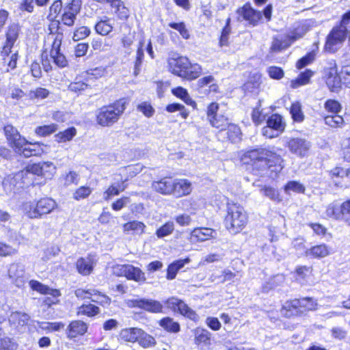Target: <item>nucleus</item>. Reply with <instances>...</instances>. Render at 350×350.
<instances>
[{
  "label": "nucleus",
  "mask_w": 350,
  "mask_h": 350,
  "mask_svg": "<svg viewBox=\"0 0 350 350\" xmlns=\"http://www.w3.org/2000/svg\"><path fill=\"white\" fill-rule=\"evenodd\" d=\"M333 251L331 247L327 244L321 243L311 246L305 251V255L313 259H321L332 254Z\"/></svg>",
  "instance_id": "24"
},
{
  "label": "nucleus",
  "mask_w": 350,
  "mask_h": 350,
  "mask_svg": "<svg viewBox=\"0 0 350 350\" xmlns=\"http://www.w3.org/2000/svg\"><path fill=\"white\" fill-rule=\"evenodd\" d=\"M267 125L262 128V135L267 137L272 138L273 135H269L267 134L268 129H271L273 131H278L282 133L286 129V122L284 120L283 117L277 113L271 114L266 120Z\"/></svg>",
  "instance_id": "22"
},
{
  "label": "nucleus",
  "mask_w": 350,
  "mask_h": 350,
  "mask_svg": "<svg viewBox=\"0 0 350 350\" xmlns=\"http://www.w3.org/2000/svg\"><path fill=\"white\" fill-rule=\"evenodd\" d=\"M106 73V68L104 66H100L94 68H91L85 71L81 72L87 78V81L90 80H97L104 77Z\"/></svg>",
  "instance_id": "47"
},
{
  "label": "nucleus",
  "mask_w": 350,
  "mask_h": 350,
  "mask_svg": "<svg viewBox=\"0 0 350 350\" xmlns=\"http://www.w3.org/2000/svg\"><path fill=\"white\" fill-rule=\"evenodd\" d=\"M142 328L129 327L123 329L120 332V336L123 340L129 342H135L138 341Z\"/></svg>",
  "instance_id": "44"
},
{
  "label": "nucleus",
  "mask_w": 350,
  "mask_h": 350,
  "mask_svg": "<svg viewBox=\"0 0 350 350\" xmlns=\"http://www.w3.org/2000/svg\"><path fill=\"white\" fill-rule=\"evenodd\" d=\"M249 223V216L244 207L233 201L226 203L224 225L226 230L232 234H237L246 228Z\"/></svg>",
  "instance_id": "7"
},
{
  "label": "nucleus",
  "mask_w": 350,
  "mask_h": 350,
  "mask_svg": "<svg viewBox=\"0 0 350 350\" xmlns=\"http://www.w3.org/2000/svg\"><path fill=\"white\" fill-rule=\"evenodd\" d=\"M273 6L271 3L267 4L262 10H256L252 6L250 1L245 2L242 6L236 10L239 19L247 22L252 27H256L263 23L272 19Z\"/></svg>",
  "instance_id": "8"
},
{
  "label": "nucleus",
  "mask_w": 350,
  "mask_h": 350,
  "mask_svg": "<svg viewBox=\"0 0 350 350\" xmlns=\"http://www.w3.org/2000/svg\"><path fill=\"white\" fill-rule=\"evenodd\" d=\"M318 308L317 300L312 297L289 299L281 306L280 316L291 319L307 315Z\"/></svg>",
  "instance_id": "6"
},
{
  "label": "nucleus",
  "mask_w": 350,
  "mask_h": 350,
  "mask_svg": "<svg viewBox=\"0 0 350 350\" xmlns=\"http://www.w3.org/2000/svg\"><path fill=\"white\" fill-rule=\"evenodd\" d=\"M29 285L32 291H36L40 295H50L53 297L57 298L61 296V292L57 288H52L36 280H31Z\"/></svg>",
  "instance_id": "29"
},
{
  "label": "nucleus",
  "mask_w": 350,
  "mask_h": 350,
  "mask_svg": "<svg viewBox=\"0 0 350 350\" xmlns=\"http://www.w3.org/2000/svg\"><path fill=\"white\" fill-rule=\"evenodd\" d=\"M171 92L174 96L183 100L186 105L191 106L193 109H197V103L190 96L186 88L177 86L172 88Z\"/></svg>",
  "instance_id": "36"
},
{
  "label": "nucleus",
  "mask_w": 350,
  "mask_h": 350,
  "mask_svg": "<svg viewBox=\"0 0 350 350\" xmlns=\"http://www.w3.org/2000/svg\"><path fill=\"white\" fill-rule=\"evenodd\" d=\"M315 59V53L313 51L308 52L304 56L299 59L295 63V67L297 70H301L304 67L311 64Z\"/></svg>",
  "instance_id": "57"
},
{
  "label": "nucleus",
  "mask_w": 350,
  "mask_h": 350,
  "mask_svg": "<svg viewBox=\"0 0 350 350\" xmlns=\"http://www.w3.org/2000/svg\"><path fill=\"white\" fill-rule=\"evenodd\" d=\"M21 33V26L18 23L8 25L5 31V40L3 43L1 53L3 57L8 56Z\"/></svg>",
  "instance_id": "16"
},
{
  "label": "nucleus",
  "mask_w": 350,
  "mask_h": 350,
  "mask_svg": "<svg viewBox=\"0 0 350 350\" xmlns=\"http://www.w3.org/2000/svg\"><path fill=\"white\" fill-rule=\"evenodd\" d=\"M288 111L294 122L301 123L304 120L305 115L302 110L301 103L299 101L293 102Z\"/></svg>",
  "instance_id": "40"
},
{
  "label": "nucleus",
  "mask_w": 350,
  "mask_h": 350,
  "mask_svg": "<svg viewBox=\"0 0 350 350\" xmlns=\"http://www.w3.org/2000/svg\"><path fill=\"white\" fill-rule=\"evenodd\" d=\"M101 313V308L99 306L93 302L88 301L83 303L76 309V314L79 317H84L89 319H93Z\"/></svg>",
  "instance_id": "27"
},
{
  "label": "nucleus",
  "mask_w": 350,
  "mask_h": 350,
  "mask_svg": "<svg viewBox=\"0 0 350 350\" xmlns=\"http://www.w3.org/2000/svg\"><path fill=\"white\" fill-rule=\"evenodd\" d=\"M267 72L269 77L274 80H280L284 76V70L281 67L277 66H271L268 67Z\"/></svg>",
  "instance_id": "61"
},
{
  "label": "nucleus",
  "mask_w": 350,
  "mask_h": 350,
  "mask_svg": "<svg viewBox=\"0 0 350 350\" xmlns=\"http://www.w3.org/2000/svg\"><path fill=\"white\" fill-rule=\"evenodd\" d=\"M174 230V224L172 221H168L164 223L162 226L158 228L155 231V235L159 238H163L169 236Z\"/></svg>",
  "instance_id": "56"
},
{
  "label": "nucleus",
  "mask_w": 350,
  "mask_h": 350,
  "mask_svg": "<svg viewBox=\"0 0 350 350\" xmlns=\"http://www.w3.org/2000/svg\"><path fill=\"white\" fill-rule=\"evenodd\" d=\"M194 344L202 349L211 345L212 334L207 329L198 327L193 329Z\"/></svg>",
  "instance_id": "28"
},
{
  "label": "nucleus",
  "mask_w": 350,
  "mask_h": 350,
  "mask_svg": "<svg viewBox=\"0 0 350 350\" xmlns=\"http://www.w3.org/2000/svg\"><path fill=\"white\" fill-rule=\"evenodd\" d=\"M168 26L178 31L180 35L185 40H188L190 38L189 31L186 27L185 23L183 21L178 23L172 22L168 24Z\"/></svg>",
  "instance_id": "59"
},
{
  "label": "nucleus",
  "mask_w": 350,
  "mask_h": 350,
  "mask_svg": "<svg viewBox=\"0 0 350 350\" xmlns=\"http://www.w3.org/2000/svg\"><path fill=\"white\" fill-rule=\"evenodd\" d=\"M54 167L49 162L28 163L20 171L22 177L31 174L34 176L49 178L53 175Z\"/></svg>",
  "instance_id": "17"
},
{
  "label": "nucleus",
  "mask_w": 350,
  "mask_h": 350,
  "mask_svg": "<svg viewBox=\"0 0 350 350\" xmlns=\"http://www.w3.org/2000/svg\"><path fill=\"white\" fill-rule=\"evenodd\" d=\"M94 265V260L88 255L87 258H79L75 263V267L79 274L87 276L93 272Z\"/></svg>",
  "instance_id": "30"
},
{
  "label": "nucleus",
  "mask_w": 350,
  "mask_h": 350,
  "mask_svg": "<svg viewBox=\"0 0 350 350\" xmlns=\"http://www.w3.org/2000/svg\"><path fill=\"white\" fill-rule=\"evenodd\" d=\"M312 267L307 265H299L293 271L294 276L297 281H306L312 275Z\"/></svg>",
  "instance_id": "45"
},
{
  "label": "nucleus",
  "mask_w": 350,
  "mask_h": 350,
  "mask_svg": "<svg viewBox=\"0 0 350 350\" xmlns=\"http://www.w3.org/2000/svg\"><path fill=\"white\" fill-rule=\"evenodd\" d=\"M130 102L129 97H121L98 108L95 112L96 125L109 128L117 124L124 114Z\"/></svg>",
  "instance_id": "4"
},
{
  "label": "nucleus",
  "mask_w": 350,
  "mask_h": 350,
  "mask_svg": "<svg viewBox=\"0 0 350 350\" xmlns=\"http://www.w3.org/2000/svg\"><path fill=\"white\" fill-rule=\"evenodd\" d=\"M137 342L144 349L153 348L157 344L156 338L142 329H141Z\"/></svg>",
  "instance_id": "42"
},
{
  "label": "nucleus",
  "mask_w": 350,
  "mask_h": 350,
  "mask_svg": "<svg viewBox=\"0 0 350 350\" xmlns=\"http://www.w3.org/2000/svg\"><path fill=\"white\" fill-rule=\"evenodd\" d=\"M91 33V30L88 27L81 26L75 29L73 33L75 40H83L88 37Z\"/></svg>",
  "instance_id": "64"
},
{
  "label": "nucleus",
  "mask_w": 350,
  "mask_h": 350,
  "mask_svg": "<svg viewBox=\"0 0 350 350\" xmlns=\"http://www.w3.org/2000/svg\"><path fill=\"white\" fill-rule=\"evenodd\" d=\"M165 110L168 113L179 111V116L183 120L187 119L190 113L189 111L185 107V105L178 103H173L167 105Z\"/></svg>",
  "instance_id": "49"
},
{
  "label": "nucleus",
  "mask_w": 350,
  "mask_h": 350,
  "mask_svg": "<svg viewBox=\"0 0 350 350\" xmlns=\"http://www.w3.org/2000/svg\"><path fill=\"white\" fill-rule=\"evenodd\" d=\"M90 88L91 86L87 81V78H85V75L81 73L77 75L68 85V90L77 96L82 94L85 90Z\"/></svg>",
  "instance_id": "25"
},
{
  "label": "nucleus",
  "mask_w": 350,
  "mask_h": 350,
  "mask_svg": "<svg viewBox=\"0 0 350 350\" xmlns=\"http://www.w3.org/2000/svg\"><path fill=\"white\" fill-rule=\"evenodd\" d=\"M231 33L230 18L226 21L224 27L222 28L220 36L219 38V46L220 47L228 46L229 45V36Z\"/></svg>",
  "instance_id": "52"
},
{
  "label": "nucleus",
  "mask_w": 350,
  "mask_h": 350,
  "mask_svg": "<svg viewBox=\"0 0 350 350\" xmlns=\"http://www.w3.org/2000/svg\"><path fill=\"white\" fill-rule=\"evenodd\" d=\"M18 345L14 340L8 336L0 338V350H16Z\"/></svg>",
  "instance_id": "62"
},
{
  "label": "nucleus",
  "mask_w": 350,
  "mask_h": 350,
  "mask_svg": "<svg viewBox=\"0 0 350 350\" xmlns=\"http://www.w3.org/2000/svg\"><path fill=\"white\" fill-rule=\"evenodd\" d=\"M77 15L64 8L63 13L61 16L62 23L68 27H72L75 25Z\"/></svg>",
  "instance_id": "63"
},
{
  "label": "nucleus",
  "mask_w": 350,
  "mask_h": 350,
  "mask_svg": "<svg viewBox=\"0 0 350 350\" xmlns=\"http://www.w3.org/2000/svg\"><path fill=\"white\" fill-rule=\"evenodd\" d=\"M189 59L187 57L178 56L173 58L169 63V68L172 73L181 77L183 72L188 65Z\"/></svg>",
  "instance_id": "33"
},
{
  "label": "nucleus",
  "mask_w": 350,
  "mask_h": 350,
  "mask_svg": "<svg viewBox=\"0 0 350 350\" xmlns=\"http://www.w3.org/2000/svg\"><path fill=\"white\" fill-rule=\"evenodd\" d=\"M215 135L221 142L234 144L241 140L242 132L238 124L231 122L222 130L221 134Z\"/></svg>",
  "instance_id": "19"
},
{
  "label": "nucleus",
  "mask_w": 350,
  "mask_h": 350,
  "mask_svg": "<svg viewBox=\"0 0 350 350\" xmlns=\"http://www.w3.org/2000/svg\"><path fill=\"white\" fill-rule=\"evenodd\" d=\"M347 27H344L340 24L334 25L327 35L325 41L324 49L330 53L336 51V46L342 44L347 38Z\"/></svg>",
  "instance_id": "13"
},
{
  "label": "nucleus",
  "mask_w": 350,
  "mask_h": 350,
  "mask_svg": "<svg viewBox=\"0 0 350 350\" xmlns=\"http://www.w3.org/2000/svg\"><path fill=\"white\" fill-rule=\"evenodd\" d=\"M59 25L60 23L59 21H52L49 22L47 28V33L49 37L51 36L53 38L49 51L50 57L57 67L63 68L68 66V62L64 53L61 52L64 34L60 31Z\"/></svg>",
  "instance_id": "9"
},
{
  "label": "nucleus",
  "mask_w": 350,
  "mask_h": 350,
  "mask_svg": "<svg viewBox=\"0 0 350 350\" xmlns=\"http://www.w3.org/2000/svg\"><path fill=\"white\" fill-rule=\"evenodd\" d=\"M289 151L299 157H306L310 150V143L304 138L291 137L286 144Z\"/></svg>",
  "instance_id": "21"
},
{
  "label": "nucleus",
  "mask_w": 350,
  "mask_h": 350,
  "mask_svg": "<svg viewBox=\"0 0 350 350\" xmlns=\"http://www.w3.org/2000/svg\"><path fill=\"white\" fill-rule=\"evenodd\" d=\"M263 195L275 202H281L282 197L280 191L270 185H263L260 189Z\"/></svg>",
  "instance_id": "48"
},
{
  "label": "nucleus",
  "mask_w": 350,
  "mask_h": 350,
  "mask_svg": "<svg viewBox=\"0 0 350 350\" xmlns=\"http://www.w3.org/2000/svg\"><path fill=\"white\" fill-rule=\"evenodd\" d=\"M113 269L116 271V275L118 277H124L128 280L139 283H144L146 280L145 273L140 268L131 264L117 265L113 267Z\"/></svg>",
  "instance_id": "14"
},
{
  "label": "nucleus",
  "mask_w": 350,
  "mask_h": 350,
  "mask_svg": "<svg viewBox=\"0 0 350 350\" xmlns=\"http://www.w3.org/2000/svg\"><path fill=\"white\" fill-rule=\"evenodd\" d=\"M131 308H138L152 314L165 313V309L173 313H177L193 323H198L200 316L184 300L171 296L161 302L152 299H133L128 301Z\"/></svg>",
  "instance_id": "2"
},
{
  "label": "nucleus",
  "mask_w": 350,
  "mask_h": 350,
  "mask_svg": "<svg viewBox=\"0 0 350 350\" xmlns=\"http://www.w3.org/2000/svg\"><path fill=\"white\" fill-rule=\"evenodd\" d=\"M203 73V69L200 64L191 63L190 61L186 67L180 78L192 81L198 79Z\"/></svg>",
  "instance_id": "31"
},
{
  "label": "nucleus",
  "mask_w": 350,
  "mask_h": 350,
  "mask_svg": "<svg viewBox=\"0 0 350 350\" xmlns=\"http://www.w3.org/2000/svg\"><path fill=\"white\" fill-rule=\"evenodd\" d=\"M144 41H139L137 51H136V56L134 62V72L135 75H137L141 70V66L144 58Z\"/></svg>",
  "instance_id": "54"
},
{
  "label": "nucleus",
  "mask_w": 350,
  "mask_h": 350,
  "mask_svg": "<svg viewBox=\"0 0 350 350\" xmlns=\"http://www.w3.org/2000/svg\"><path fill=\"white\" fill-rule=\"evenodd\" d=\"M93 189L88 185H81L75 189L72 193V199L81 201L88 199L92 193Z\"/></svg>",
  "instance_id": "46"
},
{
  "label": "nucleus",
  "mask_w": 350,
  "mask_h": 350,
  "mask_svg": "<svg viewBox=\"0 0 350 350\" xmlns=\"http://www.w3.org/2000/svg\"><path fill=\"white\" fill-rule=\"evenodd\" d=\"M9 148L0 146V157L10 159L12 151L24 158L40 157L44 153V144L40 142H30L22 135L13 125L8 124L3 128Z\"/></svg>",
  "instance_id": "3"
},
{
  "label": "nucleus",
  "mask_w": 350,
  "mask_h": 350,
  "mask_svg": "<svg viewBox=\"0 0 350 350\" xmlns=\"http://www.w3.org/2000/svg\"><path fill=\"white\" fill-rule=\"evenodd\" d=\"M58 207L56 201L50 197H42L24 205V213L30 219H41Z\"/></svg>",
  "instance_id": "10"
},
{
  "label": "nucleus",
  "mask_w": 350,
  "mask_h": 350,
  "mask_svg": "<svg viewBox=\"0 0 350 350\" xmlns=\"http://www.w3.org/2000/svg\"><path fill=\"white\" fill-rule=\"evenodd\" d=\"M314 75V72L310 69H306L301 72L298 76L291 81L290 86L293 89L308 84L310 82L311 77Z\"/></svg>",
  "instance_id": "38"
},
{
  "label": "nucleus",
  "mask_w": 350,
  "mask_h": 350,
  "mask_svg": "<svg viewBox=\"0 0 350 350\" xmlns=\"http://www.w3.org/2000/svg\"><path fill=\"white\" fill-rule=\"evenodd\" d=\"M88 324L81 319L72 320L66 329V336L69 340H75L86 334L88 331Z\"/></svg>",
  "instance_id": "20"
},
{
  "label": "nucleus",
  "mask_w": 350,
  "mask_h": 350,
  "mask_svg": "<svg viewBox=\"0 0 350 350\" xmlns=\"http://www.w3.org/2000/svg\"><path fill=\"white\" fill-rule=\"evenodd\" d=\"M57 129V125L54 123L38 126L35 129V133L39 137H46L54 133Z\"/></svg>",
  "instance_id": "55"
},
{
  "label": "nucleus",
  "mask_w": 350,
  "mask_h": 350,
  "mask_svg": "<svg viewBox=\"0 0 350 350\" xmlns=\"http://www.w3.org/2000/svg\"><path fill=\"white\" fill-rule=\"evenodd\" d=\"M75 295L81 300H90L99 308H108L112 303L111 298L104 291L97 288H78Z\"/></svg>",
  "instance_id": "11"
},
{
  "label": "nucleus",
  "mask_w": 350,
  "mask_h": 350,
  "mask_svg": "<svg viewBox=\"0 0 350 350\" xmlns=\"http://www.w3.org/2000/svg\"><path fill=\"white\" fill-rule=\"evenodd\" d=\"M127 179L122 180L117 185L111 184L103 192V199L105 201H109L113 197L118 196L120 193L123 192L127 187L126 182Z\"/></svg>",
  "instance_id": "35"
},
{
  "label": "nucleus",
  "mask_w": 350,
  "mask_h": 350,
  "mask_svg": "<svg viewBox=\"0 0 350 350\" xmlns=\"http://www.w3.org/2000/svg\"><path fill=\"white\" fill-rule=\"evenodd\" d=\"M146 225L143 221L137 220L129 221L122 225V230L124 232H133L137 234H144L146 230Z\"/></svg>",
  "instance_id": "41"
},
{
  "label": "nucleus",
  "mask_w": 350,
  "mask_h": 350,
  "mask_svg": "<svg viewBox=\"0 0 350 350\" xmlns=\"http://www.w3.org/2000/svg\"><path fill=\"white\" fill-rule=\"evenodd\" d=\"M113 25L111 18L107 16L100 18L94 25L95 32L102 36H107L113 31Z\"/></svg>",
  "instance_id": "32"
},
{
  "label": "nucleus",
  "mask_w": 350,
  "mask_h": 350,
  "mask_svg": "<svg viewBox=\"0 0 350 350\" xmlns=\"http://www.w3.org/2000/svg\"><path fill=\"white\" fill-rule=\"evenodd\" d=\"M137 109L147 118L152 117L155 112V110L150 103L147 101H144L138 104Z\"/></svg>",
  "instance_id": "60"
},
{
  "label": "nucleus",
  "mask_w": 350,
  "mask_h": 350,
  "mask_svg": "<svg viewBox=\"0 0 350 350\" xmlns=\"http://www.w3.org/2000/svg\"><path fill=\"white\" fill-rule=\"evenodd\" d=\"M77 133L76 128L75 126H70L56 133L54 136L55 140L59 144L70 142L76 136Z\"/></svg>",
  "instance_id": "43"
},
{
  "label": "nucleus",
  "mask_w": 350,
  "mask_h": 350,
  "mask_svg": "<svg viewBox=\"0 0 350 350\" xmlns=\"http://www.w3.org/2000/svg\"><path fill=\"white\" fill-rule=\"evenodd\" d=\"M196 90L198 93L203 94L206 96L220 93L217 81L212 75L200 78L196 83Z\"/></svg>",
  "instance_id": "18"
},
{
  "label": "nucleus",
  "mask_w": 350,
  "mask_h": 350,
  "mask_svg": "<svg viewBox=\"0 0 350 350\" xmlns=\"http://www.w3.org/2000/svg\"><path fill=\"white\" fill-rule=\"evenodd\" d=\"M219 105L217 102L210 103L206 109V115L210 125L217 129L216 134H221L222 130L231 122L228 116L218 115Z\"/></svg>",
  "instance_id": "12"
},
{
  "label": "nucleus",
  "mask_w": 350,
  "mask_h": 350,
  "mask_svg": "<svg viewBox=\"0 0 350 350\" xmlns=\"http://www.w3.org/2000/svg\"><path fill=\"white\" fill-rule=\"evenodd\" d=\"M214 232V230L210 228H196L191 231V237L193 241L203 242L211 239Z\"/></svg>",
  "instance_id": "37"
},
{
  "label": "nucleus",
  "mask_w": 350,
  "mask_h": 350,
  "mask_svg": "<svg viewBox=\"0 0 350 350\" xmlns=\"http://www.w3.org/2000/svg\"><path fill=\"white\" fill-rule=\"evenodd\" d=\"M322 119L325 125L332 129L342 128L345 124L344 117L340 113H324Z\"/></svg>",
  "instance_id": "34"
},
{
  "label": "nucleus",
  "mask_w": 350,
  "mask_h": 350,
  "mask_svg": "<svg viewBox=\"0 0 350 350\" xmlns=\"http://www.w3.org/2000/svg\"><path fill=\"white\" fill-rule=\"evenodd\" d=\"M99 3H109L111 8L114 9L113 14L116 18L126 21L130 16L129 10L125 6L122 0H92Z\"/></svg>",
  "instance_id": "23"
},
{
  "label": "nucleus",
  "mask_w": 350,
  "mask_h": 350,
  "mask_svg": "<svg viewBox=\"0 0 350 350\" xmlns=\"http://www.w3.org/2000/svg\"><path fill=\"white\" fill-rule=\"evenodd\" d=\"M323 109L325 113H340L342 110V105L339 100L335 98H328L324 102Z\"/></svg>",
  "instance_id": "50"
},
{
  "label": "nucleus",
  "mask_w": 350,
  "mask_h": 350,
  "mask_svg": "<svg viewBox=\"0 0 350 350\" xmlns=\"http://www.w3.org/2000/svg\"><path fill=\"white\" fill-rule=\"evenodd\" d=\"M20 243L14 240L10 243L0 241V257L5 258L12 256L18 252Z\"/></svg>",
  "instance_id": "39"
},
{
  "label": "nucleus",
  "mask_w": 350,
  "mask_h": 350,
  "mask_svg": "<svg viewBox=\"0 0 350 350\" xmlns=\"http://www.w3.org/2000/svg\"><path fill=\"white\" fill-rule=\"evenodd\" d=\"M152 191L162 196H172L180 198L189 195L192 191L191 183L185 178H174L165 176L151 183Z\"/></svg>",
  "instance_id": "5"
},
{
  "label": "nucleus",
  "mask_w": 350,
  "mask_h": 350,
  "mask_svg": "<svg viewBox=\"0 0 350 350\" xmlns=\"http://www.w3.org/2000/svg\"><path fill=\"white\" fill-rule=\"evenodd\" d=\"M282 148L256 146L244 150L240 160L251 167L254 174L267 175L271 178H277L285 168L286 161L280 152Z\"/></svg>",
  "instance_id": "1"
},
{
  "label": "nucleus",
  "mask_w": 350,
  "mask_h": 350,
  "mask_svg": "<svg viewBox=\"0 0 350 350\" xmlns=\"http://www.w3.org/2000/svg\"><path fill=\"white\" fill-rule=\"evenodd\" d=\"M157 324L162 331L167 334H176L181 330L180 323L170 316L163 317L157 321Z\"/></svg>",
  "instance_id": "26"
},
{
  "label": "nucleus",
  "mask_w": 350,
  "mask_h": 350,
  "mask_svg": "<svg viewBox=\"0 0 350 350\" xmlns=\"http://www.w3.org/2000/svg\"><path fill=\"white\" fill-rule=\"evenodd\" d=\"M326 215L336 221H343L350 226V198L345 200L339 206L329 204L326 208Z\"/></svg>",
  "instance_id": "15"
},
{
  "label": "nucleus",
  "mask_w": 350,
  "mask_h": 350,
  "mask_svg": "<svg viewBox=\"0 0 350 350\" xmlns=\"http://www.w3.org/2000/svg\"><path fill=\"white\" fill-rule=\"evenodd\" d=\"M63 5L62 0H55L49 8L48 18H51L50 22L56 21L55 18L60 14L62 11Z\"/></svg>",
  "instance_id": "58"
},
{
  "label": "nucleus",
  "mask_w": 350,
  "mask_h": 350,
  "mask_svg": "<svg viewBox=\"0 0 350 350\" xmlns=\"http://www.w3.org/2000/svg\"><path fill=\"white\" fill-rule=\"evenodd\" d=\"M326 83L331 92H336L343 85L340 72L334 75H329L327 79Z\"/></svg>",
  "instance_id": "53"
},
{
  "label": "nucleus",
  "mask_w": 350,
  "mask_h": 350,
  "mask_svg": "<svg viewBox=\"0 0 350 350\" xmlns=\"http://www.w3.org/2000/svg\"><path fill=\"white\" fill-rule=\"evenodd\" d=\"M283 189L286 193H290L291 191H293L304 194L306 191V187L299 181L289 180L283 186Z\"/></svg>",
  "instance_id": "51"
}]
</instances>
